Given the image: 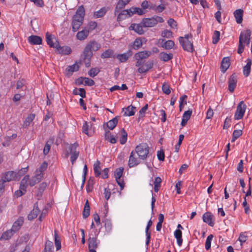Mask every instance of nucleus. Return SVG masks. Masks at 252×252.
<instances>
[{"label":"nucleus","instance_id":"obj_1","mask_svg":"<svg viewBox=\"0 0 252 252\" xmlns=\"http://www.w3.org/2000/svg\"><path fill=\"white\" fill-rule=\"evenodd\" d=\"M85 12V8L83 5L78 7L72 19L71 25L73 32H76L82 25Z\"/></svg>","mask_w":252,"mask_h":252},{"label":"nucleus","instance_id":"obj_2","mask_svg":"<svg viewBox=\"0 0 252 252\" xmlns=\"http://www.w3.org/2000/svg\"><path fill=\"white\" fill-rule=\"evenodd\" d=\"M145 13V12L139 7H132L129 9L122 10L118 15L117 20L118 22L122 21L128 18L137 14L138 15H142Z\"/></svg>","mask_w":252,"mask_h":252},{"label":"nucleus","instance_id":"obj_3","mask_svg":"<svg viewBox=\"0 0 252 252\" xmlns=\"http://www.w3.org/2000/svg\"><path fill=\"white\" fill-rule=\"evenodd\" d=\"M134 152L139 159L145 160L149 156V147L147 143H141L135 147Z\"/></svg>","mask_w":252,"mask_h":252},{"label":"nucleus","instance_id":"obj_4","mask_svg":"<svg viewBox=\"0 0 252 252\" xmlns=\"http://www.w3.org/2000/svg\"><path fill=\"white\" fill-rule=\"evenodd\" d=\"M163 19L160 16H154L151 18H143L141 21L142 26L146 28H151L155 26L158 23H163Z\"/></svg>","mask_w":252,"mask_h":252},{"label":"nucleus","instance_id":"obj_5","mask_svg":"<svg viewBox=\"0 0 252 252\" xmlns=\"http://www.w3.org/2000/svg\"><path fill=\"white\" fill-rule=\"evenodd\" d=\"M191 39V35L190 34H187L184 37L180 36L179 38L180 43L184 50L189 52H192L193 51V44Z\"/></svg>","mask_w":252,"mask_h":252},{"label":"nucleus","instance_id":"obj_6","mask_svg":"<svg viewBox=\"0 0 252 252\" xmlns=\"http://www.w3.org/2000/svg\"><path fill=\"white\" fill-rule=\"evenodd\" d=\"M246 105L243 101H241L237 105L234 114V119L237 120L242 119L246 111Z\"/></svg>","mask_w":252,"mask_h":252},{"label":"nucleus","instance_id":"obj_7","mask_svg":"<svg viewBox=\"0 0 252 252\" xmlns=\"http://www.w3.org/2000/svg\"><path fill=\"white\" fill-rule=\"evenodd\" d=\"M93 52L86 46H85L82 54V58L86 67H88L91 65V60L93 57Z\"/></svg>","mask_w":252,"mask_h":252},{"label":"nucleus","instance_id":"obj_8","mask_svg":"<svg viewBox=\"0 0 252 252\" xmlns=\"http://www.w3.org/2000/svg\"><path fill=\"white\" fill-rule=\"evenodd\" d=\"M78 147V144L77 143L71 144L69 146V149L71 154L70 161L72 164H73L75 162L76 159L78 158L79 152L77 151V148Z\"/></svg>","mask_w":252,"mask_h":252},{"label":"nucleus","instance_id":"obj_9","mask_svg":"<svg viewBox=\"0 0 252 252\" xmlns=\"http://www.w3.org/2000/svg\"><path fill=\"white\" fill-rule=\"evenodd\" d=\"M123 171L124 168L120 167L116 169L114 172V177L115 178L116 181L121 187V189H124L125 185L124 181L121 179V177L123 176Z\"/></svg>","mask_w":252,"mask_h":252},{"label":"nucleus","instance_id":"obj_10","mask_svg":"<svg viewBox=\"0 0 252 252\" xmlns=\"http://www.w3.org/2000/svg\"><path fill=\"white\" fill-rule=\"evenodd\" d=\"M137 155L134 151H132L128 160V166L130 168L133 167L141 163V160L139 159V158L136 157Z\"/></svg>","mask_w":252,"mask_h":252},{"label":"nucleus","instance_id":"obj_11","mask_svg":"<svg viewBox=\"0 0 252 252\" xmlns=\"http://www.w3.org/2000/svg\"><path fill=\"white\" fill-rule=\"evenodd\" d=\"M55 49L59 54L64 55H69L71 52V48L67 46H61L59 43H56Z\"/></svg>","mask_w":252,"mask_h":252},{"label":"nucleus","instance_id":"obj_12","mask_svg":"<svg viewBox=\"0 0 252 252\" xmlns=\"http://www.w3.org/2000/svg\"><path fill=\"white\" fill-rule=\"evenodd\" d=\"M44 173H41L35 171V175L29 181L30 186H33L39 183L43 178Z\"/></svg>","mask_w":252,"mask_h":252},{"label":"nucleus","instance_id":"obj_13","mask_svg":"<svg viewBox=\"0 0 252 252\" xmlns=\"http://www.w3.org/2000/svg\"><path fill=\"white\" fill-rule=\"evenodd\" d=\"M46 40L48 45L50 47H53L54 48L56 47V43H59L54 36L50 34L49 32H47L46 33Z\"/></svg>","mask_w":252,"mask_h":252},{"label":"nucleus","instance_id":"obj_14","mask_svg":"<svg viewBox=\"0 0 252 252\" xmlns=\"http://www.w3.org/2000/svg\"><path fill=\"white\" fill-rule=\"evenodd\" d=\"M213 215L211 212H206L203 215L202 219L204 222L211 226H213L214 221L213 220Z\"/></svg>","mask_w":252,"mask_h":252},{"label":"nucleus","instance_id":"obj_15","mask_svg":"<svg viewBox=\"0 0 252 252\" xmlns=\"http://www.w3.org/2000/svg\"><path fill=\"white\" fill-rule=\"evenodd\" d=\"M237 82V80L236 76L234 74H232L229 78L228 82V90L230 92L232 93L234 92L236 86Z\"/></svg>","mask_w":252,"mask_h":252},{"label":"nucleus","instance_id":"obj_16","mask_svg":"<svg viewBox=\"0 0 252 252\" xmlns=\"http://www.w3.org/2000/svg\"><path fill=\"white\" fill-rule=\"evenodd\" d=\"M130 31H134L138 34H143L144 33L142 26L139 24H132L129 27Z\"/></svg>","mask_w":252,"mask_h":252},{"label":"nucleus","instance_id":"obj_17","mask_svg":"<svg viewBox=\"0 0 252 252\" xmlns=\"http://www.w3.org/2000/svg\"><path fill=\"white\" fill-rule=\"evenodd\" d=\"M88 243L89 250H94L98 247L99 241L97 240L96 237H90L88 239Z\"/></svg>","mask_w":252,"mask_h":252},{"label":"nucleus","instance_id":"obj_18","mask_svg":"<svg viewBox=\"0 0 252 252\" xmlns=\"http://www.w3.org/2000/svg\"><path fill=\"white\" fill-rule=\"evenodd\" d=\"M16 178V174L13 171H8L4 173L1 179L3 180L5 182H10L12 180H14Z\"/></svg>","mask_w":252,"mask_h":252},{"label":"nucleus","instance_id":"obj_19","mask_svg":"<svg viewBox=\"0 0 252 252\" xmlns=\"http://www.w3.org/2000/svg\"><path fill=\"white\" fill-rule=\"evenodd\" d=\"M92 52L97 51L101 48V45L95 41H90L86 45Z\"/></svg>","mask_w":252,"mask_h":252},{"label":"nucleus","instance_id":"obj_20","mask_svg":"<svg viewBox=\"0 0 252 252\" xmlns=\"http://www.w3.org/2000/svg\"><path fill=\"white\" fill-rule=\"evenodd\" d=\"M152 55V52L148 51H143L137 53L134 55L135 59L143 60L148 58Z\"/></svg>","mask_w":252,"mask_h":252},{"label":"nucleus","instance_id":"obj_21","mask_svg":"<svg viewBox=\"0 0 252 252\" xmlns=\"http://www.w3.org/2000/svg\"><path fill=\"white\" fill-rule=\"evenodd\" d=\"M39 212L40 210L37 207V205L35 204L32 210L31 211V212L28 216V220H33V219L37 217Z\"/></svg>","mask_w":252,"mask_h":252},{"label":"nucleus","instance_id":"obj_22","mask_svg":"<svg viewBox=\"0 0 252 252\" xmlns=\"http://www.w3.org/2000/svg\"><path fill=\"white\" fill-rule=\"evenodd\" d=\"M24 218L22 217H19L13 223L12 229L14 231H17L21 227L24 223Z\"/></svg>","mask_w":252,"mask_h":252},{"label":"nucleus","instance_id":"obj_23","mask_svg":"<svg viewBox=\"0 0 252 252\" xmlns=\"http://www.w3.org/2000/svg\"><path fill=\"white\" fill-rule=\"evenodd\" d=\"M28 41L33 45H39L42 43V39L38 36L31 35L28 37Z\"/></svg>","mask_w":252,"mask_h":252},{"label":"nucleus","instance_id":"obj_24","mask_svg":"<svg viewBox=\"0 0 252 252\" xmlns=\"http://www.w3.org/2000/svg\"><path fill=\"white\" fill-rule=\"evenodd\" d=\"M234 16L238 24H241L243 21V10L241 9L236 10L234 12Z\"/></svg>","mask_w":252,"mask_h":252},{"label":"nucleus","instance_id":"obj_25","mask_svg":"<svg viewBox=\"0 0 252 252\" xmlns=\"http://www.w3.org/2000/svg\"><path fill=\"white\" fill-rule=\"evenodd\" d=\"M153 65L152 62L147 63L141 65L138 69V72L140 73H145L150 69L152 68Z\"/></svg>","mask_w":252,"mask_h":252},{"label":"nucleus","instance_id":"obj_26","mask_svg":"<svg viewBox=\"0 0 252 252\" xmlns=\"http://www.w3.org/2000/svg\"><path fill=\"white\" fill-rule=\"evenodd\" d=\"M136 108L132 105L128 106L127 107L123 108V112L125 116H131L134 115Z\"/></svg>","mask_w":252,"mask_h":252},{"label":"nucleus","instance_id":"obj_27","mask_svg":"<svg viewBox=\"0 0 252 252\" xmlns=\"http://www.w3.org/2000/svg\"><path fill=\"white\" fill-rule=\"evenodd\" d=\"M130 0H119L115 9L114 14L116 15L119 9H121L128 4Z\"/></svg>","mask_w":252,"mask_h":252},{"label":"nucleus","instance_id":"obj_28","mask_svg":"<svg viewBox=\"0 0 252 252\" xmlns=\"http://www.w3.org/2000/svg\"><path fill=\"white\" fill-rule=\"evenodd\" d=\"M230 64V60L228 57L224 58L221 63V70L222 72H225L228 68Z\"/></svg>","mask_w":252,"mask_h":252},{"label":"nucleus","instance_id":"obj_29","mask_svg":"<svg viewBox=\"0 0 252 252\" xmlns=\"http://www.w3.org/2000/svg\"><path fill=\"white\" fill-rule=\"evenodd\" d=\"M89 33V31H87V29H85L78 32L76 34V37L79 40H83L87 38Z\"/></svg>","mask_w":252,"mask_h":252},{"label":"nucleus","instance_id":"obj_30","mask_svg":"<svg viewBox=\"0 0 252 252\" xmlns=\"http://www.w3.org/2000/svg\"><path fill=\"white\" fill-rule=\"evenodd\" d=\"M251 35V32L250 30H247L246 31H243L241 32L239 40L241 38L242 39V43H244V42L246 41L248 38H249Z\"/></svg>","mask_w":252,"mask_h":252},{"label":"nucleus","instance_id":"obj_31","mask_svg":"<svg viewBox=\"0 0 252 252\" xmlns=\"http://www.w3.org/2000/svg\"><path fill=\"white\" fill-rule=\"evenodd\" d=\"M252 65V61L251 60L248 59L247 60V64L243 67V73L244 75L247 77L249 75L251 71V66Z\"/></svg>","mask_w":252,"mask_h":252},{"label":"nucleus","instance_id":"obj_32","mask_svg":"<svg viewBox=\"0 0 252 252\" xmlns=\"http://www.w3.org/2000/svg\"><path fill=\"white\" fill-rule=\"evenodd\" d=\"M160 60L163 62H167L173 58V54L171 53L167 54L165 52H161L159 56Z\"/></svg>","mask_w":252,"mask_h":252},{"label":"nucleus","instance_id":"obj_33","mask_svg":"<svg viewBox=\"0 0 252 252\" xmlns=\"http://www.w3.org/2000/svg\"><path fill=\"white\" fill-rule=\"evenodd\" d=\"M152 225V221L151 220H150L148 222L147 226L146 227L145 230V233H146V245L148 246L150 242V240L151 238V235L150 233L149 232V229H150V227Z\"/></svg>","mask_w":252,"mask_h":252},{"label":"nucleus","instance_id":"obj_34","mask_svg":"<svg viewBox=\"0 0 252 252\" xmlns=\"http://www.w3.org/2000/svg\"><path fill=\"white\" fill-rule=\"evenodd\" d=\"M29 177L30 176L29 175H26L21 180L20 186V189H22L21 190L26 191V189L28 186V182L29 181Z\"/></svg>","mask_w":252,"mask_h":252},{"label":"nucleus","instance_id":"obj_35","mask_svg":"<svg viewBox=\"0 0 252 252\" xmlns=\"http://www.w3.org/2000/svg\"><path fill=\"white\" fill-rule=\"evenodd\" d=\"M118 123V117H116L112 120L109 121L107 124V126L111 130H113L117 126Z\"/></svg>","mask_w":252,"mask_h":252},{"label":"nucleus","instance_id":"obj_36","mask_svg":"<svg viewBox=\"0 0 252 252\" xmlns=\"http://www.w3.org/2000/svg\"><path fill=\"white\" fill-rule=\"evenodd\" d=\"M182 234V231L180 229H177L174 232L175 237L176 238L177 244L179 246H181L182 245L183 242Z\"/></svg>","mask_w":252,"mask_h":252},{"label":"nucleus","instance_id":"obj_37","mask_svg":"<svg viewBox=\"0 0 252 252\" xmlns=\"http://www.w3.org/2000/svg\"><path fill=\"white\" fill-rule=\"evenodd\" d=\"M100 164V162L99 160H96L94 164V171L96 177H98L101 174Z\"/></svg>","mask_w":252,"mask_h":252},{"label":"nucleus","instance_id":"obj_38","mask_svg":"<svg viewBox=\"0 0 252 252\" xmlns=\"http://www.w3.org/2000/svg\"><path fill=\"white\" fill-rule=\"evenodd\" d=\"M15 232L11 228L3 233L0 237V240H8L14 234Z\"/></svg>","mask_w":252,"mask_h":252},{"label":"nucleus","instance_id":"obj_39","mask_svg":"<svg viewBox=\"0 0 252 252\" xmlns=\"http://www.w3.org/2000/svg\"><path fill=\"white\" fill-rule=\"evenodd\" d=\"M79 65L76 63L72 65L67 66L66 68L65 71L68 75L71 74L73 72L76 71L79 69Z\"/></svg>","mask_w":252,"mask_h":252},{"label":"nucleus","instance_id":"obj_40","mask_svg":"<svg viewBox=\"0 0 252 252\" xmlns=\"http://www.w3.org/2000/svg\"><path fill=\"white\" fill-rule=\"evenodd\" d=\"M107 8L106 7H102L99 10L94 13V16L95 18H98L103 17L106 13Z\"/></svg>","mask_w":252,"mask_h":252},{"label":"nucleus","instance_id":"obj_41","mask_svg":"<svg viewBox=\"0 0 252 252\" xmlns=\"http://www.w3.org/2000/svg\"><path fill=\"white\" fill-rule=\"evenodd\" d=\"M34 118L35 115L34 114H30L24 121L23 126L25 127L29 126Z\"/></svg>","mask_w":252,"mask_h":252},{"label":"nucleus","instance_id":"obj_42","mask_svg":"<svg viewBox=\"0 0 252 252\" xmlns=\"http://www.w3.org/2000/svg\"><path fill=\"white\" fill-rule=\"evenodd\" d=\"M121 136L120 138V142L121 144L123 145L126 143L127 137V133L124 128H122L121 130Z\"/></svg>","mask_w":252,"mask_h":252},{"label":"nucleus","instance_id":"obj_43","mask_svg":"<svg viewBox=\"0 0 252 252\" xmlns=\"http://www.w3.org/2000/svg\"><path fill=\"white\" fill-rule=\"evenodd\" d=\"M143 45V42L141 38L138 37L135 39L132 44V48L134 50H138Z\"/></svg>","mask_w":252,"mask_h":252},{"label":"nucleus","instance_id":"obj_44","mask_svg":"<svg viewBox=\"0 0 252 252\" xmlns=\"http://www.w3.org/2000/svg\"><path fill=\"white\" fill-rule=\"evenodd\" d=\"M54 239H55V244L56 247L57 251L60 250L61 248V242L60 240V238L58 235L57 233V231H54Z\"/></svg>","mask_w":252,"mask_h":252},{"label":"nucleus","instance_id":"obj_45","mask_svg":"<svg viewBox=\"0 0 252 252\" xmlns=\"http://www.w3.org/2000/svg\"><path fill=\"white\" fill-rule=\"evenodd\" d=\"M53 244L52 241H47L45 243L43 252H53Z\"/></svg>","mask_w":252,"mask_h":252},{"label":"nucleus","instance_id":"obj_46","mask_svg":"<svg viewBox=\"0 0 252 252\" xmlns=\"http://www.w3.org/2000/svg\"><path fill=\"white\" fill-rule=\"evenodd\" d=\"M90 215V206L88 200H87L85 204L84 210L83 212V216L84 218H87Z\"/></svg>","mask_w":252,"mask_h":252},{"label":"nucleus","instance_id":"obj_47","mask_svg":"<svg viewBox=\"0 0 252 252\" xmlns=\"http://www.w3.org/2000/svg\"><path fill=\"white\" fill-rule=\"evenodd\" d=\"M114 52L112 50L108 49L104 52L101 55L102 59L114 57L113 56Z\"/></svg>","mask_w":252,"mask_h":252},{"label":"nucleus","instance_id":"obj_48","mask_svg":"<svg viewBox=\"0 0 252 252\" xmlns=\"http://www.w3.org/2000/svg\"><path fill=\"white\" fill-rule=\"evenodd\" d=\"M175 44L173 41L169 40L164 42L162 47L165 49H171L173 48Z\"/></svg>","mask_w":252,"mask_h":252},{"label":"nucleus","instance_id":"obj_49","mask_svg":"<svg viewBox=\"0 0 252 252\" xmlns=\"http://www.w3.org/2000/svg\"><path fill=\"white\" fill-rule=\"evenodd\" d=\"M16 136V134H13L11 137H6L4 138V140L2 142V144L4 147H8L9 146L11 140L12 139L15 138Z\"/></svg>","mask_w":252,"mask_h":252},{"label":"nucleus","instance_id":"obj_50","mask_svg":"<svg viewBox=\"0 0 252 252\" xmlns=\"http://www.w3.org/2000/svg\"><path fill=\"white\" fill-rule=\"evenodd\" d=\"M97 24L96 22L90 21L88 23L86 29H87V31H89V32H90L94 30L97 27Z\"/></svg>","mask_w":252,"mask_h":252},{"label":"nucleus","instance_id":"obj_51","mask_svg":"<svg viewBox=\"0 0 252 252\" xmlns=\"http://www.w3.org/2000/svg\"><path fill=\"white\" fill-rule=\"evenodd\" d=\"M74 94H78L81 96L82 98L86 97V92L84 89L80 88L79 89H75L73 92Z\"/></svg>","mask_w":252,"mask_h":252},{"label":"nucleus","instance_id":"obj_52","mask_svg":"<svg viewBox=\"0 0 252 252\" xmlns=\"http://www.w3.org/2000/svg\"><path fill=\"white\" fill-rule=\"evenodd\" d=\"M213 238V236L212 234L209 235L206 239L205 242V249L208 250L211 248V242Z\"/></svg>","mask_w":252,"mask_h":252},{"label":"nucleus","instance_id":"obj_53","mask_svg":"<svg viewBox=\"0 0 252 252\" xmlns=\"http://www.w3.org/2000/svg\"><path fill=\"white\" fill-rule=\"evenodd\" d=\"M117 58L121 62H125L128 59V55L127 53H124L122 54H119L117 56Z\"/></svg>","mask_w":252,"mask_h":252},{"label":"nucleus","instance_id":"obj_54","mask_svg":"<svg viewBox=\"0 0 252 252\" xmlns=\"http://www.w3.org/2000/svg\"><path fill=\"white\" fill-rule=\"evenodd\" d=\"M162 90L166 94H169L171 92L170 86L166 83H164L162 84Z\"/></svg>","mask_w":252,"mask_h":252},{"label":"nucleus","instance_id":"obj_55","mask_svg":"<svg viewBox=\"0 0 252 252\" xmlns=\"http://www.w3.org/2000/svg\"><path fill=\"white\" fill-rule=\"evenodd\" d=\"M187 98V96L186 95H182L180 98V101H179V108L180 110L182 111V107L187 104V101L186 99Z\"/></svg>","mask_w":252,"mask_h":252},{"label":"nucleus","instance_id":"obj_56","mask_svg":"<svg viewBox=\"0 0 252 252\" xmlns=\"http://www.w3.org/2000/svg\"><path fill=\"white\" fill-rule=\"evenodd\" d=\"M47 184L46 182H43L39 184L38 189V195H41L42 193L44 191V189H46Z\"/></svg>","mask_w":252,"mask_h":252},{"label":"nucleus","instance_id":"obj_57","mask_svg":"<svg viewBox=\"0 0 252 252\" xmlns=\"http://www.w3.org/2000/svg\"><path fill=\"white\" fill-rule=\"evenodd\" d=\"M220 32L219 31H215L213 36L212 42L213 44H216L220 40Z\"/></svg>","mask_w":252,"mask_h":252},{"label":"nucleus","instance_id":"obj_58","mask_svg":"<svg viewBox=\"0 0 252 252\" xmlns=\"http://www.w3.org/2000/svg\"><path fill=\"white\" fill-rule=\"evenodd\" d=\"M48 164L46 162H43L40 167L36 170L37 172L41 173H44V172L46 170L47 168Z\"/></svg>","mask_w":252,"mask_h":252},{"label":"nucleus","instance_id":"obj_59","mask_svg":"<svg viewBox=\"0 0 252 252\" xmlns=\"http://www.w3.org/2000/svg\"><path fill=\"white\" fill-rule=\"evenodd\" d=\"M172 32L168 30H165L161 32V36L163 37L171 38L172 37Z\"/></svg>","mask_w":252,"mask_h":252},{"label":"nucleus","instance_id":"obj_60","mask_svg":"<svg viewBox=\"0 0 252 252\" xmlns=\"http://www.w3.org/2000/svg\"><path fill=\"white\" fill-rule=\"evenodd\" d=\"M99 72V70L97 68H93L90 70L88 72L89 75L92 77H94Z\"/></svg>","mask_w":252,"mask_h":252},{"label":"nucleus","instance_id":"obj_61","mask_svg":"<svg viewBox=\"0 0 252 252\" xmlns=\"http://www.w3.org/2000/svg\"><path fill=\"white\" fill-rule=\"evenodd\" d=\"M104 222L106 230L108 231H110L112 228V224L111 221L108 219H106L104 220Z\"/></svg>","mask_w":252,"mask_h":252},{"label":"nucleus","instance_id":"obj_62","mask_svg":"<svg viewBox=\"0 0 252 252\" xmlns=\"http://www.w3.org/2000/svg\"><path fill=\"white\" fill-rule=\"evenodd\" d=\"M89 126H90L89 125V124L87 122H85L82 126L83 132L88 136H89L88 132Z\"/></svg>","mask_w":252,"mask_h":252},{"label":"nucleus","instance_id":"obj_63","mask_svg":"<svg viewBox=\"0 0 252 252\" xmlns=\"http://www.w3.org/2000/svg\"><path fill=\"white\" fill-rule=\"evenodd\" d=\"M191 114H192V111L191 110L186 111L183 114L182 118L185 119V120H186L189 121V120L190 118Z\"/></svg>","mask_w":252,"mask_h":252},{"label":"nucleus","instance_id":"obj_64","mask_svg":"<svg viewBox=\"0 0 252 252\" xmlns=\"http://www.w3.org/2000/svg\"><path fill=\"white\" fill-rule=\"evenodd\" d=\"M105 137L106 139L112 144H115L117 142L116 138L113 135H107Z\"/></svg>","mask_w":252,"mask_h":252}]
</instances>
